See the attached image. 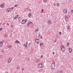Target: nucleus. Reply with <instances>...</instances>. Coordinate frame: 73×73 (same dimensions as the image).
<instances>
[{
  "label": "nucleus",
  "instance_id": "nucleus-1",
  "mask_svg": "<svg viewBox=\"0 0 73 73\" xmlns=\"http://www.w3.org/2000/svg\"><path fill=\"white\" fill-rule=\"evenodd\" d=\"M61 50L62 52H65V48L64 46H63L61 48Z\"/></svg>",
  "mask_w": 73,
  "mask_h": 73
},
{
  "label": "nucleus",
  "instance_id": "nucleus-2",
  "mask_svg": "<svg viewBox=\"0 0 73 73\" xmlns=\"http://www.w3.org/2000/svg\"><path fill=\"white\" fill-rule=\"evenodd\" d=\"M35 42L36 44H38L40 42V40L39 39H36L35 40Z\"/></svg>",
  "mask_w": 73,
  "mask_h": 73
},
{
  "label": "nucleus",
  "instance_id": "nucleus-3",
  "mask_svg": "<svg viewBox=\"0 0 73 73\" xmlns=\"http://www.w3.org/2000/svg\"><path fill=\"white\" fill-rule=\"evenodd\" d=\"M51 68L52 69H54V68H55V66H54L53 64H52L51 66Z\"/></svg>",
  "mask_w": 73,
  "mask_h": 73
},
{
  "label": "nucleus",
  "instance_id": "nucleus-4",
  "mask_svg": "<svg viewBox=\"0 0 73 73\" xmlns=\"http://www.w3.org/2000/svg\"><path fill=\"white\" fill-rule=\"evenodd\" d=\"M65 17V20L66 21H68L69 20V18H68V17H66V16Z\"/></svg>",
  "mask_w": 73,
  "mask_h": 73
},
{
  "label": "nucleus",
  "instance_id": "nucleus-5",
  "mask_svg": "<svg viewBox=\"0 0 73 73\" xmlns=\"http://www.w3.org/2000/svg\"><path fill=\"white\" fill-rule=\"evenodd\" d=\"M3 43L2 42H0V48H1V47L3 46Z\"/></svg>",
  "mask_w": 73,
  "mask_h": 73
},
{
  "label": "nucleus",
  "instance_id": "nucleus-6",
  "mask_svg": "<svg viewBox=\"0 0 73 73\" xmlns=\"http://www.w3.org/2000/svg\"><path fill=\"white\" fill-rule=\"evenodd\" d=\"M11 9H8L7 10V12H11Z\"/></svg>",
  "mask_w": 73,
  "mask_h": 73
},
{
  "label": "nucleus",
  "instance_id": "nucleus-7",
  "mask_svg": "<svg viewBox=\"0 0 73 73\" xmlns=\"http://www.w3.org/2000/svg\"><path fill=\"white\" fill-rule=\"evenodd\" d=\"M72 48H70L69 49V53H72Z\"/></svg>",
  "mask_w": 73,
  "mask_h": 73
},
{
  "label": "nucleus",
  "instance_id": "nucleus-8",
  "mask_svg": "<svg viewBox=\"0 0 73 73\" xmlns=\"http://www.w3.org/2000/svg\"><path fill=\"white\" fill-rule=\"evenodd\" d=\"M41 64H40L38 65L39 68H42L43 67L41 66Z\"/></svg>",
  "mask_w": 73,
  "mask_h": 73
},
{
  "label": "nucleus",
  "instance_id": "nucleus-9",
  "mask_svg": "<svg viewBox=\"0 0 73 73\" xmlns=\"http://www.w3.org/2000/svg\"><path fill=\"white\" fill-rule=\"evenodd\" d=\"M1 8H4V5L3 4H2L1 5Z\"/></svg>",
  "mask_w": 73,
  "mask_h": 73
},
{
  "label": "nucleus",
  "instance_id": "nucleus-10",
  "mask_svg": "<svg viewBox=\"0 0 73 73\" xmlns=\"http://www.w3.org/2000/svg\"><path fill=\"white\" fill-rule=\"evenodd\" d=\"M50 23H51V21L50 20L48 21V22L47 23V24H50Z\"/></svg>",
  "mask_w": 73,
  "mask_h": 73
},
{
  "label": "nucleus",
  "instance_id": "nucleus-11",
  "mask_svg": "<svg viewBox=\"0 0 73 73\" xmlns=\"http://www.w3.org/2000/svg\"><path fill=\"white\" fill-rule=\"evenodd\" d=\"M32 23V22H31L29 21L28 23H27V26H29V24Z\"/></svg>",
  "mask_w": 73,
  "mask_h": 73
},
{
  "label": "nucleus",
  "instance_id": "nucleus-12",
  "mask_svg": "<svg viewBox=\"0 0 73 73\" xmlns=\"http://www.w3.org/2000/svg\"><path fill=\"white\" fill-rule=\"evenodd\" d=\"M64 13H67V11L66 9H64Z\"/></svg>",
  "mask_w": 73,
  "mask_h": 73
},
{
  "label": "nucleus",
  "instance_id": "nucleus-13",
  "mask_svg": "<svg viewBox=\"0 0 73 73\" xmlns=\"http://www.w3.org/2000/svg\"><path fill=\"white\" fill-rule=\"evenodd\" d=\"M22 23L23 24H25V20H24L23 19L22 21Z\"/></svg>",
  "mask_w": 73,
  "mask_h": 73
},
{
  "label": "nucleus",
  "instance_id": "nucleus-14",
  "mask_svg": "<svg viewBox=\"0 0 73 73\" xmlns=\"http://www.w3.org/2000/svg\"><path fill=\"white\" fill-rule=\"evenodd\" d=\"M19 17V15H17V16H16V17H15L14 18V20H15V19H17V18Z\"/></svg>",
  "mask_w": 73,
  "mask_h": 73
},
{
  "label": "nucleus",
  "instance_id": "nucleus-15",
  "mask_svg": "<svg viewBox=\"0 0 73 73\" xmlns=\"http://www.w3.org/2000/svg\"><path fill=\"white\" fill-rule=\"evenodd\" d=\"M12 61V58H9V62L10 63L11 62V61Z\"/></svg>",
  "mask_w": 73,
  "mask_h": 73
},
{
  "label": "nucleus",
  "instance_id": "nucleus-16",
  "mask_svg": "<svg viewBox=\"0 0 73 73\" xmlns=\"http://www.w3.org/2000/svg\"><path fill=\"white\" fill-rule=\"evenodd\" d=\"M31 16H32V14H31V13H29L28 16L29 17H31Z\"/></svg>",
  "mask_w": 73,
  "mask_h": 73
},
{
  "label": "nucleus",
  "instance_id": "nucleus-17",
  "mask_svg": "<svg viewBox=\"0 0 73 73\" xmlns=\"http://www.w3.org/2000/svg\"><path fill=\"white\" fill-rule=\"evenodd\" d=\"M19 43H20V41H18V40H16L15 42V43H16V44H18Z\"/></svg>",
  "mask_w": 73,
  "mask_h": 73
},
{
  "label": "nucleus",
  "instance_id": "nucleus-18",
  "mask_svg": "<svg viewBox=\"0 0 73 73\" xmlns=\"http://www.w3.org/2000/svg\"><path fill=\"white\" fill-rule=\"evenodd\" d=\"M41 45H44V43H42V42H41L40 44V46H41Z\"/></svg>",
  "mask_w": 73,
  "mask_h": 73
},
{
  "label": "nucleus",
  "instance_id": "nucleus-19",
  "mask_svg": "<svg viewBox=\"0 0 73 73\" xmlns=\"http://www.w3.org/2000/svg\"><path fill=\"white\" fill-rule=\"evenodd\" d=\"M38 28H37V29H36V30L35 31V32H38Z\"/></svg>",
  "mask_w": 73,
  "mask_h": 73
},
{
  "label": "nucleus",
  "instance_id": "nucleus-20",
  "mask_svg": "<svg viewBox=\"0 0 73 73\" xmlns=\"http://www.w3.org/2000/svg\"><path fill=\"white\" fill-rule=\"evenodd\" d=\"M38 62H39V60H37L36 61V62L38 63Z\"/></svg>",
  "mask_w": 73,
  "mask_h": 73
},
{
  "label": "nucleus",
  "instance_id": "nucleus-21",
  "mask_svg": "<svg viewBox=\"0 0 73 73\" xmlns=\"http://www.w3.org/2000/svg\"><path fill=\"white\" fill-rule=\"evenodd\" d=\"M12 45H10V46H9V48H10V49H11V48H12Z\"/></svg>",
  "mask_w": 73,
  "mask_h": 73
},
{
  "label": "nucleus",
  "instance_id": "nucleus-22",
  "mask_svg": "<svg viewBox=\"0 0 73 73\" xmlns=\"http://www.w3.org/2000/svg\"><path fill=\"white\" fill-rule=\"evenodd\" d=\"M69 45H70V43H69V42L67 43V46H69Z\"/></svg>",
  "mask_w": 73,
  "mask_h": 73
},
{
  "label": "nucleus",
  "instance_id": "nucleus-23",
  "mask_svg": "<svg viewBox=\"0 0 73 73\" xmlns=\"http://www.w3.org/2000/svg\"><path fill=\"white\" fill-rule=\"evenodd\" d=\"M43 1H44L45 3H46L47 2V0H43Z\"/></svg>",
  "mask_w": 73,
  "mask_h": 73
},
{
  "label": "nucleus",
  "instance_id": "nucleus-24",
  "mask_svg": "<svg viewBox=\"0 0 73 73\" xmlns=\"http://www.w3.org/2000/svg\"><path fill=\"white\" fill-rule=\"evenodd\" d=\"M56 63H55V62H54V63H53L52 64V65H54V66H55V64Z\"/></svg>",
  "mask_w": 73,
  "mask_h": 73
},
{
  "label": "nucleus",
  "instance_id": "nucleus-25",
  "mask_svg": "<svg viewBox=\"0 0 73 73\" xmlns=\"http://www.w3.org/2000/svg\"><path fill=\"white\" fill-rule=\"evenodd\" d=\"M41 13H43V9H42V11H41Z\"/></svg>",
  "mask_w": 73,
  "mask_h": 73
},
{
  "label": "nucleus",
  "instance_id": "nucleus-26",
  "mask_svg": "<svg viewBox=\"0 0 73 73\" xmlns=\"http://www.w3.org/2000/svg\"><path fill=\"white\" fill-rule=\"evenodd\" d=\"M1 52H4V50H2V51H1Z\"/></svg>",
  "mask_w": 73,
  "mask_h": 73
},
{
  "label": "nucleus",
  "instance_id": "nucleus-27",
  "mask_svg": "<svg viewBox=\"0 0 73 73\" xmlns=\"http://www.w3.org/2000/svg\"><path fill=\"white\" fill-rule=\"evenodd\" d=\"M60 73H63V72H62V71H60Z\"/></svg>",
  "mask_w": 73,
  "mask_h": 73
},
{
  "label": "nucleus",
  "instance_id": "nucleus-28",
  "mask_svg": "<svg viewBox=\"0 0 73 73\" xmlns=\"http://www.w3.org/2000/svg\"><path fill=\"white\" fill-rule=\"evenodd\" d=\"M3 30V28H1L0 29V31H2Z\"/></svg>",
  "mask_w": 73,
  "mask_h": 73
},
{
  "label": "nucleus",
  "instance_id": "nucleus-29",
  "mask_svg": "<svg viewBox=\"0 0 73 73\" xmlns=\"http://www.w3.org/2000/svg\"><path fill=\"white\" fill-rule=\"evenodd\" d=\"M59 3H58L57 4V5L58 7H59Z\"/></svg>",
  "mask_w": 73,
  "mask_h": 73
},
{
  "label": "nucleus",
  "instance_id": "nucleus-30",
  "mask_svg": "<svg viewBox=\"0 0 73 73\" xmlns=\"http://www.w3.org/2000/svg\"><path fill=\"white\" fill-rule=\"evenodd\" d=\"M69 26H68L67 28V29H69Z\"/></svg>",
  "mask_w": 73,
  "mask_h": 73
},
{
  "label": "nucleus",
  "instance_id": "nucleus-31",
  "mask_svg": "<svg viewBox=\"0 0 73 73\" xmlns=\"http://www.w3.org/2000/svg\"><path fill=\"white\" fill-rule=\"evenodd\" d=\"M40 35H41V34H39L38 35V37H40Z\"/></svg>",
  "mask_w": 73,
  "mask_h": 73
},
{
  "label": "nucleus",
  "instance_id": "nucleus-32",
  "mask_svg": "<svg viewBox=\"0 0 73 73\" xmlns=\"http://www.w3.org/2000/svg\"><path fill=\"white\" fill-rule=\"evenodd\" d=\"M17 6V5L16 4L15 5V6H14V7H16Z\"/></svg>",
  "mask_w": 73,
  "mask_h": 73
},
{
  "label": "nucleus",
  "instance_id": "nucleus-33",
  "mask_svg": "<svg viewBox=\"0 0 73 73\" xmlns=\"http://www.w3.org/2000/svg\"><path fill=\"white\" fill-rule=\"evenodd\" d=\"M40 38H41V39H42V36H41Z\"/></svg>",
  "mask_w": 73,
  "mask_h": 73
},
{
  "label": "nucleus",
  "instance_id": "nucleus-34",
  "mask_svg": "<svg viewBox=\"0 0 73 73\" xmlns=\"http://www.w3.org/2000/svg\"><path fill=\"white\" fill-rule=\"evenodd\" d=\"M14 8V7H11V9H13Z\"/></svg>",
  "mask_w": 73,
  "mask_h": 73
},
{
  "label": "nucleus",
  "instance_id": "nucleus-35",
  "mask_svg": "<svg viewBox=\"0 0 73 73\" xmlns=\"http://www.w3.org/2000/svg\"><path fill=\"white\" fill-rule=\"evenodd\" d=\"M71 12L72 13H73V10H71Z\"/></svg>",
  "mask_w": 73,
  "mask_h": 73
},
{
  "label": "nucleus",
  "instance_id": "nucleus-36",
  "mask_svg": "<svg viewBox=\"0 0 73 73\" xmlns=\"http://www.w3.org/2000/svg\"><path fill=\"white\" fill-rule=\"evenodd\" d=\"M7 35H5V37H7Z\"/></svg>",
  "mask_w": 73,
  "mask_h": 73
},
{
  "label": "nucleus",
  "instance_id": "nucleus-37",
  "mask_svg": "<svg viewBox=\"0 0 73 73\" xmlns=\"http://www.w3.org/2000/svg\"><path fill=\"white\" fill-rule=\"evenodd\" d=\"M17 69H19V67H17Z\"/></svg>",
  "mask_w": 73,
  "mask_h": 73
},
{
  "label": "nucleus",
  "instance_id": "nucleus-38",
  "mask_svg": "<svg viewBox=\"0 0 73 73\" xmlns=\"http://www.w3.org/2000/svg\"><path fill=\"white\" fill-rule=\"evenodd\" d=\"M59 34L60 35H61V32H60Z\"/></svg>",
  "mask_w": 73,
  "mask_h": 73
},
{
  "label": "nucleus",
  "instance_id": "nucleus-39",
  "mask_svg": "<svg viewBox=\"0 0 73 73\" xmlns=\"http://www.w3.org/2000/svg\"><path fill=\"white\" fill-rule=\"evenodd\" d=\"M25 22H27V20H25Z\"/></svg>",
  "mask_w": 73,
  "mask_h": 73
},
{
  "label": "nucleus",
  "instance_id": "nucleus-40",
  "mask_svg": "<svg viewBox=\"0 0 73 73\" xmlns=\"http://www.w3.org/2000/svg\"><path fill=\"white\" fill-rule=\"evenodd\" d=\"M13 25H11V27L12 28H13Z\"/></svg>",
  "mask_w": 73,
  "mask_h": 73
},
{
  "label": "nucleus",
  "instance_id": "nucleus-41",
  "mask_svg": "<svg viewBox=\"0 0 73 73\" xmlns=\"http://www.w3.org/2000/svg\"><path fill=\"white\" fill-rule=\"evenodd\" d=\"M57 42V40H55V42Z\"/></svg>",
  "mask_w": 73,
  "mask_h": 73
},
{
  "label": "nucleus",
  "instance_id": "nucleus-42",
  "mask_svg": "<svg viewBox=\"0 0 73 73\" xmlns=\"http://www.w3.org/2000/svg\"><path fill=\"white\" fill-rule=\"evenodd\" d=\"M26 45H28V42H27L26 43Z\"/></svg>",
  "mask_w": 73,
  "mask_h": 73
},
{
  "label": "nucleus",
  "instance_id": "nucleus-43",
  "mask_svg": "<svg viewBox=\"0 0 73 73\" xmlns=\"http://www.w3.org/2000/svg\"><path fill=\"white\" fill-rule=\"evenodd\" d=\"M31 45V43H30L29 44V45Z\"/></svg>",
  "mask_w": 73,
  "mask_h": 73
},
{
  "label": "nucleus",
  "instance_id": "nucleus-44",
  "mask_svg": "<svg viewBox=\"0 0 73 73\" xmlns=\"http://www.w3.org/2000/svg\"><path fill=\"white\" fill-rule=\"evenodd\" d=\"M7 25H9V24H8V23H7Z\"/></svg>",
  "mask_w": 73,
  "mask_h": 73
},
{
  "label": "nucleus",
  "instance_id": "nucleus-45",
  "mask_svg": "<svg viewBox=\"0 0 73 73\" xmlns=\"http://www.w3.org/2000/svg\"><path fill=\"white\" fill-rule=\"evenodd\" d=\"M25 48H27V45L25 46Z\"/></svg>",
  "mask_w": 73,
  "mask_h": 73
},
{
  "label": "nucleus",
  "instance_id": "nucleus-46",
  "mask_svg": "<svg viewBox=\"0 0 73 73\" xmlns=\"http://www.w3.org/2000/svg\"><path fill=\"white\" fill-rule=\"evenodd\" d=\"M42 57H43V56L42 55V56H41V58H42Z\"/></svg>",
  "mask_w": 73,
  "mask_h": 73
},
{
  "label": "nucleus",
  "instance_id": "nucleus-47",
  "mask_svg": "<svg viewBox=\"0 0 73 73\" xmlns=\"http://www.w3.org/2000/svg\"><path fill=\"white\" fill-rule=\"evenodd\" d=\"M53 54H54V52H53L52 53Z\"/></svg>",
  "mask_w": 73,
  "mask_h": 73
},
{
  "label": "nucleus",
  "instance_id": "nucleus-48",
  "mask_svg": "<svg viewBox=\"0 0 73 73\" xmlns=\"http://www.w3.org/2000/svg\"><path fill=\"white\" fill-rule=\"evenodd\" d=\"M55 5H56L55 4H54V6H55Z\"/></svg>",
  "mask_w": 73,
  "mask_h": 73
},
{
  "label": "nucleus",
  "instance_id": "nucleus-49",
  "mask_svg": "<svg viewBox=\"0 0 73 73\" xmlns=\"http://www.w3.org/2000/svg\"><path fill=\"white\" fill-rule=\"evenodd\" d=\"M24 46H25V44H24Z\"/></svg>",
  "mask_w": 73,
  "mask_h": 73
},
{
  "label": "nucleus",
  "instance_id": "nucleus-50",
  "mask_svg": "<svg viewBox=\"0 0 73 73\" xmlns=\"http://www.w3.org/2000/svg\"><path fill=\"white\" fill-rule=\"evenodd\" d=\"M22 70H24V68H23Z\"/></svg>",
  "mask_w": 73,
  "mask_h": 73
},
{
  "label": "nucleus",
  "instance_id": "nucleus-51",
  "mask_svg": "<svg viewBox=\"0 0 73 73\" xmlns=\"http://www.w3.org/2000/svg\"><path fill=\"white\" fill-rule=\"evenodd\" d=\"M42 64H41V66H42Z\"/></svg>",
  "mask_w": 73,
  "mask_h": 73
},
{
  "label": "nucleus",
  "instance_id": "nucleus-52",
  "mask_svg": "<svg viewBox=\"0 0 73 73\" xmlns=\"http://www.w3.org/2000/svg\"><path fill=\"white\" fill-rule=\"evenodd\" d=\"M7 73H9V72H7Z\"/></svg>",
  "mask_w": 73,
  "mask_h": 73
}]
</instances>
